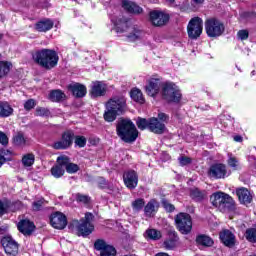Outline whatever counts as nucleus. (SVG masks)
I'll use <instances>...</instances> for the list:
<instances>
[{"label": "nucleus", "mask_w": 256, "mask_h": 256, "mask_svg": "<svg viewBox=\"0 0 256 256\" xmlns=\"http://www.w3.org/2000/svg\"><path fill=\"white\" fill-rule=\"evenodd\" d=\"M9 155H11V151L9 150H2L0 152V161H9Z\"/></svg>", "instance_id": "5fc2aeb1"}, {"label": "nucleus", "mask_w": 256, "mask_h": 256, "mask_svg": "<svg viewBox=\"0 0 256 256\" xmlns=\"http://www.w3.org/2000/svg\"><path fill=\"white\" fill-rule=\"evenodd\" d=\"M163 247L164 249H166V251H173V249L177 247V242H174V240H169V238H167L163 242Z\"/></svg>", "instance_id": "49530a36"}, {"label": "nucleus", "mask_w": 256, "mask_h": 256, "mask_svg": "<svg viewBox=\"0 0 256 256\" xmlns=\"http://www.w3.org/2000/svg\"><path fill=\"white\" fill-rule=\"evenodd\" d=\"M22 161H35V155L33 153L25 154L22 157Z\"/></svg>", "instance_id": "13d9d810"}, {"label": "nucleus", "mask_w": 256, "mask_h": 256, "mask_svg": "<svg viewBox=\"0 0 256 256\" xmlns=\"http://www.w3.org/2000/svg\"><path fill=\"white\" fill-rule=\"evenodd\" d=\"M122 7L128 13H134L136 15L143 13V8H141L140 6H138L137 4H135L131 1L123 0Z\"/></svg>", "instance_id": "cd10ccee"}, {"label": "nucleus", "mask_w": 256, "mask_h": 256, "mask_svg": "<svg viewBox=\"0 0 256 256\" xmlns=\"http://www.w3.org/2000/svg\"><path fill=\"white\" fill-rule=\"evenodd\" d=\"M244 237L248 243H256V228H248L244 233Z\"/></svg>", "instance_id": "c9c22d12"}, {"label": "nucleus", "mask_w": 256, "mask_h": 256, "mask_svg": "<svg viewBox=\"0 0 256 256\" xmlns=\"http://www.w3.org/2000/svg\"><path fill=\"white\" fill-rule=\"evenodd\" d=\"M161 205L163 209H165L166 213H173V211H175V205L169 203V200L167 199H162Z\"/></svg>", "instance_id": "c03bdc74"}, {"label": "nucleus", "mask_w": 256, "mask_h": 256, "mask_svg": "<svg viewBox=\"0 0 256 256\" xmlns=\"http://www.w3.org/2000/svg\"><path fill=\"white\" fill-rule=\"evenodd\" d=\"M65 93L61 90H52L49 94L50 101L54 103H59V101H63L65 99Z\"/></svg>", "instance_id": "473e14b6"}, {"label": "nucleus", "mask_w": 256, "mask_h": 256, "mask_svg": "<svg viewBox=\"0 0 256 256\" xmlns=\"http://www.w3.org/2000/svg\"><path fill=\"white\" fill-rule=\"evenodd\" d=\"M117 135L124 143H134L139 137V131L131 120H120L116 127Z\"/></svg>", "instance_id": "20e7f679"}, {"label": "nucleus", "mask_w": 256, "mask_h": 256, "mask_svg": "<svg viewBox=\"0 0 256 256\" xmlns=\"http://www.w3.org/2000/svg\"><path fill=\"white\" fill-rule=\"evenodd\" d=\"M17 229L19 233L24 235V237H31V235L35 233V229H37V226H35L34 221H31L29 219H22L18 222Z\"/></svg>", "instance_id": "f3484780"}, {"label": "nucleus", "mask_w": 256, "mask_h": 256, "mask_svg": "<svg viewBox=\"0 0 256 256\" xmlns=\"http://www.w3.org/2000/svg\"><path fill=\"white\" fill-rule=\"evenodd\" d=\"M65 163H67V161H61L52 166L50 170L52 177H55V179H61V177L65 175Z\"/></svg>", "instance_id": "bb28decb"}, {"label": "nucleus", "mask_w": 256, "mask_h": 256, "mask_svg": "<svg viewBox=\"0 0 256 256\" xmlns=\"http://www.w3.org/2000/svg\"><path fill=\"white\" fill-rule=\"evenodd\" d=\"M157 205V200L151 199L146 205H144V215L146 217H153L154 213H157L155 206Z\"/></svg>", "instance_id": "7c9ffc66"}, {"label": "nucleus", "mask_w": 256, "mask_h": 256, "mask_svg": "<svg viewBox=\"0 0 256 256\" xmlns=\"http://www.w3.org/2000/svg\"><path fill=\"white\" fill-rule=\"evenodd\" d=\"M53 20L44 19L36 23L35 29L39 31V33H46V31H51L53 29Z\"/></svg>", "instance_id": "c85d7f7f"}, {"label": "nucleus", "mask_w": 256, "mask_h": 256, "mask_svg": "<svg viewBox=\"0 0 256 256\" xmlns=\"http://www.w3.org/2000/svg\"><path fill=\"white\" fill-rule=\"evenodd\" d=\"M158 121H161V123H167L169 121V116L165 113L158 114Z\"/></svg>", "instance_id": "4d7b16f0"}, {"label": "nucleus", "mask_w": 256, "mask_h": 256, "mask_svg": "<svg viewBox=\"0 0 256 256\" xmlns=\"http://www.w3.org/2000/svg\"><path fill=\"white\" fill-rule=\"evenodd\" d=\"M205 31L208 37H221L225 33V25L221 20L210 18L205 21Z\"/></svg>", "instance_id": "1a4fd4ad"}, {"label": "nucleus", "mask_w": 256, "mask_h": 256, "mask_svg": "<svg viewBox=\"0 0 256 256\" xmlns=\"http://www.w3.org/2000/svg\"><path fill=\"white\" fill-rule=\"evenodd\" d=\"M149 131L156 133L157 135H161V133H165V123L159 121L157 118H150Z\"/></svg>", "instance_id": "b1692460"}, {"label": "nucleus", "mask_w": 256, "mask_h": 256, "mask_svg": "<svg viewBox=\"0 0 256 256\" xmlns=\"http://www.w3.org/2000/svg\"><path fill=\"white\" fill-rule=\"evenodd\" d=\"M249 171H251V173H255L256 174V161L252 162L249 165Z\"/></svg>", "instance_id": "bf43d9fd"}, {"label": "nucleus", "mask_w": 256, "mask_h": 256, "mask_svg": "<svg viewBox=\"0 0 256 256\" xmlns=\"http://www.w3.org/2000/svg\"><path fill=\"white\" fill-rule=\"evenodd\" d=\"M107 93V84L103 81H94L90 86V95L93 98L104 97Z\"/></svg>", "instance_id": "6ab92c4d"}, {"label": "nucleus", "mask_w": 256, "mask_h": 256, "mask_svg": "<svg viewBox=\"0 0 256 256\" xmlns=\"http://www.w3.org/2000/svg\"><path fill=\"white\" fill-rule=\"evenodd\" d=\"M5 233H7V227L1 226L0 227V235H5Z\"/></svg>", "instance_id": "0e129e2a"}, {"label": "nucleus", "mask_w": 256, "mask_h": 256, "mask_svg": "<svg viewBox=\"0 0 256 256\" xmlns=\"http://www.w3.org/2000/svg\"><path fill=\"white\" fill-rule=\"evenodd\" d=\"M94 249L100 251V256H116L117 249L110 245L104 239H96L94 242Z\"/></svg>", "instance_id": "f8f14e48"}, {"label": "nucleus", "mask_w": 256, "mask_h": 256, "mask_svg": "<svg viewBox=\"0 0 256 256\" xmlns=\"http://www.w3.org/2000/svg\"><path fill=\"white\" fill-rule=\"evenodd\" d=\"M56 161H69V158H68L67 155L62 154V155L57 157Z\"/></svg>", "instance_id": "052dcab7"}, {"label": "nucleus", "mask_w": 256, "mask_h": 256, "mask_svg": "<svg viewBox=\"0 0 256 256\" xmlns=\"http://www.w3.org/2000/svg\"><path fill=\"white\" fill-rule=\"evenodd\" d=\"M196 5H201L205 0H192Z\"/></svg>", "instance_id": "774afa93"}, {"label": "nucleus", "mask_w": 256, "mask_h": 256, "mask_svg": "<svg viewBox=\"0 0 256 256\" xmlns=\"http://www.w3.org/2000/svg\"><path fill=\"white\" fill-rule=\"evenodd\" d=\"M11 205H13L11 200H6L4 202L0 200V217H3V215H5V213H7V211L10 209Z\"/></svg>", "instance_id": "58836bf2"}, {"label": "nucleus", "mask_w": 256, "mask_h": 256, "mask_svg": "<svg viewBox=\"0 0 256 256\" xmlns=\"http://www.w3.org/2000/svg\"><path fill=\"white\" fill-rule=\"evenodd\" d=\"M233 140L236 143H242L243 142V137L241 135H236V136L233 137Z\"/></svg>", "instance_id": "680f3d73"}, {"label": "nucleus", "mask_w": 256, "mask_h": 256, "mask_svg": "<svg viewBox=\"0 0 256 256\" xmlns=\"http://www.w3.org/2000/svg\"><path fill=\"white\" fill-rule=\"evenodd\" d=\"M210 202L213 207H216V209H219L222 213H225L226 211L232 213L237 209V204L233 197L222 191L214 192L210 196Z\"/></svg>", "instance_id": "f03ea898"}, {"label": "nucleus", "mask_w": 256, "mask_h": 256, "mask_svg": "<svg viewBox=\"0 0 256 256\" xmlns=\"http://www.w3.org/2000/svg\"><path fill=\"white\" fill-rule=\"evenodd\" d=\"M96 181H97V185H98L99 189H107L109 187V182L103 176H99L96 179Z\"/></svg>", "instance_id": "de8ad7c7"}, {"label": "nucleus", "mask_w": 256, "mask_h": 256, "mask_svg": "<svg viewBox=\"0 0 256 256\" xmlns=\"http://www.w3.org/2000/svg\"><path fill=\"white\" fill-rule=\"evenodd\" d=\"M123 181L127 189H137V186L139 185V174L133 169L126 170L123 173Z\"/></svg>", "instance_id": "2eb2a0df"}, {"label": "nucleus", "mask_w": 256, "mask_h": 256, "mask_svg": "<svg viewBox=\"0 0 256 256\" xmlns=\"http://www.w3.org/2000/svg\"><path fill=\"white\" fill-rule=\"evenodd\" d=\"M189 196L192 201H195V203H202V201H205V198L207 197V191L193 187L189 189Z\"/></svg>", "instance_id": "5701e85b"}, {"label": "nucleus", "mask_w": 256, "mask_h": 256, "mask_svg": "<svg viewBox=\"0 0 256 256\" xmlns=\"http://www.w3.org/2000/svg\"><path fill=\"white\" fill-rule=\"evenodd\" d=\"M144 237L150 241H159L163 237V234L155 228H148L144 233Z\"/></svg>", "instance_id": "c756f323"}, {"label": "nucleus", "mask_w": 256, "mask_h": 256, "mask_svg": "<svg viewBox=\"0 0 256 256\" xmlns=\"http://www.w3.org/2000/svg\"><path fill=\"white\" fill-rule=\"evenodd\" d=\"M33 59L44 69H53L59 63V54L55 50L42 49L33 54Z\"/></svg>", "instance_id": "39448f33"}, {"label": "nucleus", "mask_w": 256, "mask_h": 256, "mask_svg": "<svg viewBox=\"0 0 256 256\" xmlns=\"http://www.w3.org/2000/svg\"><path fill=\"white\" fill-rule=\"evenodd\" d=\"M210 179H225L227 177V166L223 163L212 164L208 169Z\"/></svg>", "instance_id": "dca6fc26"}, {"label": "nucleus", "mask_w": 256, "mask_h": 256, "mask_svg": "<svg viewBox=\"0 0 256 256\" xmlns=\"http://www.w3.org/2000/svg\"><path fill=\"white\" fill-rule=\"evenodd\" d=\"M150 21L155 27H163L169 21V14L154 10L150 12Z\"/></svg>", "instance_id": "a211bd4d"}, {"label": "nucleus", "mask_w": 256, "mask_h": 256, "mask_svg": "<svg viewBox=\"0 0 256 256\" xmlns=\"http://www.w3.org/2000/svg\"><path fill=\"white\" fill-rule=\"evenodd\" d=\"M178 161H191V158L187 157V156H181Z\"/></svg>", "instance_id": "69168bd1"}, {"label": "nucleus", "mask_w": 256, "mask_h": 256, "mask_svg": "<svg viewBox=\"0 0 256 256\" xmlns=\"http://www.w3.org/2000/svg\"><path fill=\"white\" fill-rule=\"evenodd\" d=\"M195 243L198 247H213L215 245L213 238L207 234H198Z\"/></svg>", "instance_id": "a878e982"}, {"label": "nucleus", "mask_w": 256, "mask_h": 256, "mask_svg": "<svg viewBox=\"0 0 256 256\" xmlns=\"http://www.w3.org/2000/svg\"><path fill=\"white\" fill-rule=\"evenodd\" d=\"M236 195L241 205H249L253 203V196L251 195V192L249 191V189L245 187L237 188Z\"/></svg>", "instance_id": "4be33fe9"}, {"label": "nucleus", "mask_w": 256, "mask_h": 256, "mask_svg": "<svg viewBox=\"0 0 256 256\" xmlns=\"http://www.w3.org/2000/svg\"><path fill=\"white\" fill-rule=\"evenodd\" d=\"M37 102L34 99H29L24 103L25 111H31V109H35Z\"/></svg>", "instance_id": "3c124183"}, {"label": "nucleus", "mask_w": 256, "mask_h": 256, "mask_svg": "<svg viewBox=\"0 0 256 256\" xmlns=\"http://www.w3.org/2000/svg\"><path fill=\"white\" fill-rule=\"evenodd\" d=\"M13 115V107L7 102H0V117H11Z\"/></svg>", "instance_id": "2f4dec72"}, {"label": "nucleus", "mask_w": 256, "mask_h": 256, "mask_svg": "<svg viewBox=\"0 0 256 256\" xmlns=\"http://www.w3.org/2000/svg\"><path fill=\"white\" fill-rule=\"evenodd\" d=\"M162 95L166 101H170L172 103H179L182 97L179 86L172 82H167L162 85Z\"/></svg>", "instance_id": "6e6552de"}, {"label": "nucleus", "mask_w": 256, "mask_h": 256, "mask_svg": "<svg viewBox=\"0 0 256 256\" xmlns=\"http://www.w3.org/2000/svg\"><path fill=\"white\" fill-rule=\"evenodd\" d=\"M0 243L6 255L17 256V253H19V243H17L11 235L2 237Z\"/></svg>", "instance_id": "9d476101"}, {"label": "nucleus", "mask_w": 256, "mask_h": 256, "mask_svg": "<svg viewBox=\"0 0 256 256\" xmlns=\"http://www.w3.org/2000/svg\"><path fill=\"white\" fill-rule=\"evenodd\" d=\"M49 220L51 227H53L54 229H58L61 231L65 229V227H67V216L63 214V212H53L52 214H50Z\"/></svg>", "instance_id": "ddd939ff"}, {"label": "nucleus", "mask_w": 256, "mask_h": 256, "mask_svg": "<svg viewBox=\"0 0 256 256\" xmlns=\"http://www.w3.org/2000/svg\"><path fill=\"white\" fill-rule=\"evenodd\" d=\"M228 166L232 168V171L241 170V164H239V161H228Z\"/></svg>", "instance_id": "864d4df0"}, {"label": "nucleus", "mask_w": 256, "mask_h": 256, "mask_svg": "<svg viewBox=\"0 0 256 256\" xmlns=\"http://www.w3.org/2000/svg\"><path fill=\"white\" fill-rule=\"evenodd\" d=\"M11 67V62L0 61V79H3V77L9 74Z\"/></svg>", "instance_id": "f704fd0d"}, {"label": "nucleus", "mask_w": 256, "mask_h": 256, "mask_svg": "<svg viewBox=\"0 0 256 256\" xmlns=\"http://www.w3.org/2000/svg\"><path fill=\"white\" fill-rule=\"evenodd\" d=\"M43 205H45V198H40L32 203V211H43Z\"/></svg>", "instance_id": "79ce46f5"}, {"label": "nucleus", "mask_w": 256, "mask_h": 256, "mask_svg": "<svg viewBox=\"0 0 256 256\" xmlns=\"http://www.w3.org/2000/svg\"><path fill=\"white\" fill-rule=\"evenodd\" d=\"M161 87L162 83L160 79L151 78L145 87L146 93L149 97H155V95H158L159 91H161Z\"/></svg>", "instance_id": "aec40b11"}, {"label": "nucleus", "mask_w": 256, "mask_h": 256, "mask_svg": "<svg viewBox=\"0 0 256 256\" xmlns=\"http://www.w3.org/2000/svg\"><path fill=\"white\" fill-rule=\"evenodd\" d=\"M64 168L70 175H73V173H77V171H79V165L68 161H66V163L64 164Z\"/></svg>", "instance_id": "ea45409f"}, {"label": "nucleus", "mask_w": 256, "mask_h": 256, "mask_svg": "<svg viewBox=\"0 0 256 256\" xmlns=\"http://www.w3.org/2000/svg\"><path fill=\"white\" fill-rule=\"evenodd\" d=\"M0 143L1 145H8L9 144V137H7V134L0 131Z\"/></svg>", "instance_id": "6e6d98bb"}, {"label": "nucleus", "mask_w": 256, "mask_h": 256, "mask_svg": "<svg viewBox=\"0 0 256 256\" xmlns=\"http://www.w3.org/2000/svg\"><path fill=\"white\" fill-rule=\"evenodd\" d=\"M111 21L115 26V30L118 33H124L128 41H137V39L143 37V31L138 26L131 24L127 18H112Z\"/></svg>", "instance_id": "f257e3e1"}, {"label": "nucleus", "mask_w": 256, "mask_h": 256, "mask_svg": "<svg viewBox=\"0 0 256 256\" xmlns=\"http://www.w3.org/2000/svg\"><path fill=\"white\" fill-rule=\"evenodd\" d=\"M69 91H71L72 95H74V97H85V95H87V87H85V85L83 84H79V83H72L68 86Z\"/></svg>", "instance_id": "393cba45"}, {"label": "nucleus", "mask_w": 256, "mask_h": 256, "mask_svg": "<svg viewBox=\"0 0 256 256\" xmlns=\"http://www.w3.org/2000/svg\"><path fill=\"white\" fill-rule=\"evenodd\" d=\"M74 143L76 147H85V145H87V138H85L84 136H76Z\"/></svg>", "instance_id": "09e8293b"}, {"label": "nucleus", "mask_w": 256, "mask_h": 256, "mask_svg": "<svg viewBox=\"0 0 256 256\" xmlns=\"http://www.w3.org/2000/svg\"><path fill=\"white\" fill-rule=\"evenodd\" d=\"M132 209L135 213H139L145 209V199L138 198L132 202Z\"/></svg>", "instance_id": "e433bc0d"}, {"label": "nucleus", "mask_w": 256, "mask_h": 256, "mask_svg": "<svg viewBox=\"0 0 256 256\" xmlns=\"http://www.w3.org/2000/svg\"><path fill=\"white\" fill-rule=\"evenodd\" d=\"M75 133L72 130H67L62 134V138L52 145L54 149H69L73 145Z\"/></svg>", "instance_id": "4468645a"}, {"label": "nucleus", "mask_w": 256, "mask_h": 256, "mask_svg": "<svg viewBox=\"0 0 256 256\" xmlns=\"http://www.w3.org/2000/svg\"><path fill=\"white\" fill-rule=\"evenodd\" d=\"M219 239L225 247H229L230 249L235 247V234L231 232L229 229H225L219 233Z\"/></svg>", "instance_id": "412c9836"}, {"label": "nucleus", "mask_w": 256, "mask_h": 256, "mask_svg": "<svg viewBox=\"0 0 256 256\" xmlns=\"http://www.w3.org/2000/svg\"><path fill=\"white\" fill-rule=\"evenodd\" d=\"M174 221L176 229L181 235H189V233L193 231V218L191 217V214L187 212H179L175 216Z\"/></svg>", "instance_id": "0eeeda50"}, {"label": "nucleus", "mask_w": 256, "mask_h": 256, "mask_svg": "<svg viewBox=\"0 0 256 256\" xmlns=\"http://www.w3.org/2000/svg\"><path fill=\"white\" fill-rule=\"evenodd\" d=\"M127 105V101L125 97L116 96L111 98L106 103V111L104 113V119L108 123H113L117 119L118 115H121L123 111H125V106Z\"/></svg>", "instance_id": "7ed1b4c3"}, {"label": "nucleus", "mask_w": 256, "mask_h": 256, "mask_svg": "<svg viewBox=\"0 0 256 256\" xmlns=\"http://www.w3.org/2000/svg\"><path fill=\"white\" fill-rule=\"evenodd\" d=\"M187 31L190 39L201 37V33H203V19L199 17L192 18L188 23Z\"/></svg>", "instance_id": "9b49d317"}, {"label": "nucleus", "mask_w": 256, "mask_h": 256, "mask_svg": "<svg viewBox=\"0 0 256 256\" xmlns=\"http://www.w3.org/2000/svg\"><path fill=\"white\" fill-rule=\"evenodd\" d=\"M35 161H22L23 167H32Z\"/></svg>", "instance_id": "e2e57ef3"}, {"label": "nucleus", "mask_w": 256, "mask_h": 256, "mask_svg": "<svg viewBox=\"0 0 256 256\" xmlns=\"http://www.w3.org/2000/svg\"><path fill=\"white\" fill-rule=\"evenodd\" d=\"M238 39L240 41H247L249 39V31L248 30H239L237 33Z\"/></svg>", "instance_id": "603ef678"}, {"label": "nucleus", "mask_w": 256, "mask_h": 256, "mask_svg": "<svg viewBox=\"0 0 256 256\" xmlns=\"http://www.w3.org/2000/svg\"><path fill=\"white\" fill-rule=\"evenodd\" d=\"M75 199L77 203H82L83 205H90L91 204V198L89 195L76 193Z\"/></svg>", "instance_id": "4c0bfd02"}, {"label": "nucleus", "mask_w": 256, "mask_h": 256, "mask_svg": "<svg viewBox=\"0 0 256 256\" xmlns=\"http://www.w3.org/2000/svg\"><path fill=\"white\" fill-rule=\"evenodd\" d=\"M35 115L36 117H49V115H51V111L45 107H37Z\"/></svg>", "instance_id": "37998d69"}, {"label": "nucleus", "mask_w": 256, "mask_h": 256, "mask_svg": "<svg viewBox=\"0 0 256 256\" xmlns=\"http://www.w3.org/2000/svg\"><path fill=\"white\" fill-rule=\"evenodd\" d=\"M130 96L133 101H136V103H145V98H143V92H141V90L138 88H133L130 92Z\"/></svg>", "instance_id": "72a5a7b5"}, {"label": "nucleus", "mask_w": 256, "mask_h": 256, "mask_svg": "<svg viewBox=\"0 0 256 256\" xmlns=\"http://www.w3.org/2000/svg\"><path fill=\"white\" fill-rule=\"evenodd\" d=\"M191 161H180L181 167H185V165H189Z\"/></svg>", "instance_id": "338daca9"}, {"label": "nucleus", "mask_w": 256, "mask_h": 256, "mask_svg": "<svg viewBox=\"0 0 256 256\" xmlns=\"http://www.w3.org/2000/svg\"><path fill=\"white\" fill-rule=\"evenodd\" d=\"M167 236L169 240H172L177 243L179 241V234H177V231L175 229H169L167 231Z\"/></svg>", "instance_id": "8fccbe9b"}, {"label": "nucleus", "mask_w": 256, "mask_h": 256, "mask_svg": "<svg viewBox=\"0 0 256 256\" xmlns=\"http://www.w3.org/2000/svg\"><path fill=\"white\" fill-rule=\"evenodd\" d=\"M13 143H14V145H17L18 147L25 145L26 140H25V136H23V133L19 132L16 135H14Z\"/></svg>", "instance_id": "a19ab883"}, {"label": "nucleus", "mask_w": 256, "mask_h": 256, "mask_svg": "<svg viewBox=\"0 0 256 256\" xmlns=\"http://www.w3.org/2000/svg\"><path fill=\"white\" fill-rule=\"evenodd\" d=\"M136 125L138 129H141V131H145V129H149V120L145 118H138Z\"/></svg>", "instance_id": "a18cd8bd"}, {"label": "nucleus", "mask_w": 256, "mask_h": 256, "mask_svg": "<svg viewBox=\"0 0 256 256\" xmlns=\"http://www.w3.org/2000/svg\"><path fill=\"white\" fill-rule=\"evenodd\" d=\"M94 220L95 215L91 212H86L77 225V236L84 238L89 237V235L95 231V225L93 224Z\"/></svg>", "instance_id": "423d86ee"}]
</instances>
